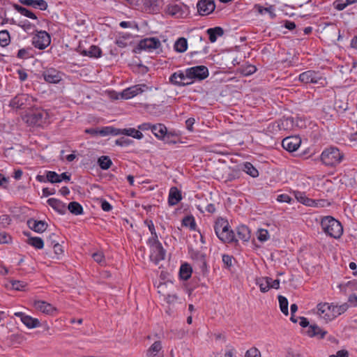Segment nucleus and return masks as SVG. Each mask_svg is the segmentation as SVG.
I'll return each instance as SVG.
<instances>
[{"label":"nucleus","mask_w":357,"mask_h":357,"mask_svg":"<svg viewBox=\"0 0 357 357\" xmlns=\"http://www.w3.org/2000/svg\"><path fill=\"white\" fill-rule=\"evenodd\" d=\"M321 227L327 236L335 239L340 238L343 234L341 222L330 215L322 218Z\"/></svg>","instance_id":"1"},{"label":"nucleus","mask_w":357,"mask_h":357,"mask_svg":"<svg viewBox=\"0 0 357 357\" xmlns=\"http://www.w3.org/2000/svg\"><path fill=\"white\" fill-rule=\"evenodd\" d=\"M215 232L218 238L225 243L237 241L234 231L229 229V225L226 219L218 218L214 225Z\"/></svg>","instance_id":"2"},{"label":"nucleus","mask_w":357,"mask_h":357,"mask_svg":"<svg viewBox=\"0 0 357 357\" xmlns=\"http://www.w3.org/2000/svg\"><path fill=\"white\" fill-rule=\"evenodd\" d=\"M343 159V153L334 146L326 149L321 154V160L326 166H336L339 165Z\"/></svg>","instance_id":"3"},{"label":"nucleus","mask_w":357,"mask_h":357,"mask_svg":"<svg viewBox=\"0 0 357 357\" xmlns=\"http://www.w3.org/2000/svg\"><path fill=\"white\" fill-rule=\"evenodd\" d=\"M48 118L49 114L45 110L36 109L26 114L24 119L30 126H43L47 123Z\"/></svg>","instance_id":"4"},{"label":"nucleus","mask_w":357,"mask_h":357,"mask_svg":"<svg viewBox=\"0 0 357 357\" xmlns=\"http://www.w3.org/2000/svg\"><path fill=\"white\" fill-rule=\"evenodd\" d=\"M299 80L305 84H317L324 86L326 79L319 71L307 70L300 74Z\"/></svg>","instance_id":"5"},{"label":"nucleus","mask_w":357,"mask_h":357,"mask_svg":"<svg viewBox=\"0 0 357 357\" xmlns=\"http://www.w3.org/2000/svg\"><path fill=\"white\" fill-rule=\"evenodd\" d=\"M148 243L151 248L150 258L151 261L158 264L163 260L165 257V250L163 249L162 244L158 240L149 239Z\"/></svg>","instance_id":"6"},{"label":"nucleus","mask_w":357,"mask_h":357,"mask_svg":"<svg viewBox=\"0 0 357 357\" xmlns=\"http://www.w3.org/2000/svg\"><path fill=\"white\" fill-rule=\"evenodd\" d=\"M161 46L160 40L157 38H147L141 40L135 48L134 52L137 54L141 53L142 51L152 52L158 49Z\"/></svg>","instance_id":"7"},{"label":"nucleus","mask_w":357,"mask_h":357,"mask_svg":"<svg viewBox=\"0 0 357 357\" xmlns=\"http://www.w3.org/2000/svg\"><path fill=\"white\" fill-rule=\"evenodd\" d=\"M208 76V68L204 66H197L187 68L188 79L202 80Z\"/></svg>","instance_id":"8"},{"label":"nucleus","mask_w":357,"mask_h":357,"mask_svg":"<svg viewBox=\"0 0 357 357\" xmlns=\"http://www.w3.org/2000/svg\"><path fill=\"white\" fill-rule=\"evenodd\" d=\"M32 44L39 50L46 48L50 44V36L45 31H39L33 38Z\"/></svg>","instance_id":"9"},{"label":"nucleus","mask_w":357,"mask_h":357,"mask_svg":"<svg viewBox=\"0 0 357 357\" xmlns=\"http://www.w3.org/2000/svg\"><path fill=\"white\" fill-rule=\"evenodd\" d=\"M197 11L201 15H208L215 8V0H199L197 5Z\"/></svg>","instance_id":"10"},{"label":"nucleus","mask_w":357,"mask_h":357,"mask_svg":"<svg viewBox=\"0 0 357 357\" xmlns=\"http://www.w3.org/2000/svg\"><path fill=\"white\" fill-rule=\"evenodd\" d=\"M148 89L146 84H137L124 89L121 93V97L124 99L132 98Z\"/></svg>","instance_id":"11"},{"label":"nucleus","mask_w":357,"mask_h":357,"mask_svg":"<svg viewBox=\"0 0 357 357\" xmlns=\"http://www.w3.org/2000/svg\"><path fill=\"white\" fill-rule=\"evenodd\" d=\"M301 144V139L298 136H290L285 137L282 142V147L289 151H296Z\"/></svg>","instance_id":"12"},{"label":"nucleus","mask_w":357,"mask_h":357,"mask_svg":"<svg viewBox=\"0 0 357 357\" xmlns=\"http://www.w3.org/2000/svg\"><path fill=\"white\" fill-rule=\"evenodd\" d=\"M43 76L47 82L58 84L62 80L63 74L54 68H49L43 73Z\"/></svg>","instance_id":"13"},{"label":"nucleus","mask_w":357,"mask_h":357,"mask_svg":"<svg viewBox=\"0 0 357 357\" xmlns=\"http://www.w3.org/2000/svg\"><path fill=\"white\" fill-rule=\"evenodd\" d=\"M187 69L185 73L181 71H178L173 73L169 77V82L176 86H185L192 83V81H188Z\"/></svg>","instance_id":"14"},{"label":"nucleus","mask_w":357,"mask_h":357,"mask_svg":"<svg viewBox=\"0 0 357 357\" xmlns=\"http://www.w3.org/2000/svg\"><path fill=\"white\" fill-rule=\"evenodd\" d=\"M15 316L20 318L22 322L29 328H34L40 326V321L38 319L33 318L22 312H15Z\"/></svg>","instance_id":"15"},{"label":"nucleus","mask_w":357,"mask_h":357,"mask_svg":"<svg viewBox=\"0 0 357 357\" xmlns=\"http://www.w3.org/2000/svg\"><path fill=\"white\" fill-rule=\"evenodd\" d=\"M33 306L37 310L47 314H52L56 311V308L52 305L43 301H34Z\"/></svg>","instance_id":"16"},{"label":"nucleus","mask_w":357,"mask_h":357,"mask_svg":"<svg viewBox=\"0 0 357 357\" xmlns=\"http://www.w3.org/2000/svg\"><path fill=\"white\" fill-rule=\"evenodd\" d=\"M317 313L321 318L326 321H331V305L328 303H319L317 305Z\"/></svg>","instance_id":"17"},{"label":"nucleus","mask_w":357,"mask_h":357,"mask_svg":"<svg viewBox=\"0 0 357 357\" xmlns=\"http://www.w3.org/2000/svg\"><path fill=\"white\" fill-rule=\"evenodd\" d=\"M307 335L310 337H317L318 339H323L326 335L327 331L321 329L316 324H312L309 326L307 331H306Z\"/></svg>","instance_id":"18"},{"label":"nucleus","mask_w":357,"mask_h":357,"mask_svg":"<svg viewBox=\"0 0 357 357\" xmlns=\"http://www.w3.org/2000/svg\"><path fill=\"white\" fill-rule=\"evenodd\" d=\"M47 204L59 213L63 215L66 213L67 208L66 204L61 201L55 199L50 198L47 201Z\"/></svg>","instance_id":"19"},{"label":"nucleus","mask_w":357,"mask_h":357,"mask_svg":"<svg viewBox=\"0 0 357 357\" xmlns=\"http://www.w3.org/2000/svg\"><path fill=\"white\" fill-rule=\"evenodd\" d=\"M182 199L181 192L176 187H172L169 190L168 204L169 206L177 204Z\"/></svg>","instance_id":"20"},{"label":"nucleus","mask_w":357,"mask_h":357,"mask_svg":"<svg viewBox=\"0 0 357 357\" xmlns=\"http://www.w3.org/2000/svg\"><path fill=\"white\" fill-rule=\"evenodd\" d=\"M29 227L38 233H42L46 230L47 225L42 220L30 219L27 221Z\"/></svg>","instance_id":"21"},{"label":"nucleus","mask_w":357,"mask_h":357,"mask_svg":"<svg viewBox=\"0 0 357 357\" xmlns=\"http://www.w3.org/2000/svg\"><path fill=\"white\" fill-rule=\"evenodd\" d=\"M19 2L24 6L38 8L41 10H45L47 8V3L45 0H19Z\"/></svg>","instance_id":"22"},{"label":"nucleus","mask_w":357,"mask_h":357,"mask_svg":"<svg viewBox=\"0 0 357 357\" xmlns=\"http://www.w3.org/2000/svg\"><path fill=\"white\" fill-rule=\"evenodd\" d=\"M294 194L298 202L305 206H313L317 205L316 200L307 197L304 192L300 191H294Z\"/></svg>","instance_id":"23"},{"label":"nucleus","mask_w":357,"mask_h":357,"mask_svg":"<svg viewBox=\"0 0 357 357\" xmlns=\"http://www.w3.org/2000/svg\"><path fill=\"white\" fill-rule=\"evenodd\" d=\"M206 33L208 36L209 40L211 43H215L218 36H222L224 34V30L222 27L216 26L208 29Z\"/></svg>","instance_id":"24"},{"label":"nucleus","mask_w":357,"mask_h":357,"mask_svg":"<svg viewBox=\"0 0 357 357\" xmlns=\"http://www.w3.org/2000/svg\"><path fill=\"white\" fill-rule=\"evenodd\" d=\"M237 237L239 240L247 242L250 238V231L247 226L241 225L237 227Z\"/></svg>","instance_id":"25"},{"label":"nucleus","mask_w":357,"mask_h":357,"mask_svg":"<svg viewBox=\"0 0 357 357\" xmlns=\"http://www.w3.org/2000/svg\"><path fill=\"white\" fill-rule=\"evenodd\" d=\"M271 278L269 277H261L256 279V284L259 287L260 291L263 293L267 292L270 289Z\"/></svg>","instance_id":"26"},{"label":"nucleus","mask_w":357,"mask_h":357,"mask_svg":"<svg viewBox=\"0 0 357 357\" xmlns=\"http://www.w3.org/2000/svg\"><path fill=\"white\" fill-rule=\"evenodd\" d=\"M152 132L158 139H164L167 135V130L165 125L158 123L153 126Z\"/></svg>","instance_id":"27"},{"label":"nucleus","mask_w":357,"mask_h":357,"mask_svg":"<svg viewBox=\"0 0 357 357\" xmlns=\"http://www.w3.org/2000/svg\"><path fill=\"white\" fill-rule=\"evenodd\" d=\"M102 51L96 45H91L88 50H82L81 54L89 57L98 58L101 56Z\"/></svg>","instance_id":"28"},{"label":"nucleus","mask_w":357,"mask_h":357,"mask_svg":"<svg viewBox=\"0 0 357 357\" xmlns=\"http://www.w3.org/2000/svg\"><path fill=\"white\" fill-rule=\"evenodd\" d=\"M119 135L130 136L137 139H140L143 137V134L139 130L135 128L119 129Z\"/></svg>","instance_id":"29"},{"label":"nucleus","mask_w":357,"mask_h":357,"mask_svg":"<svg viewBox=\"0 0 357 357\" xmlns=\"http://www.w3.org/2000/svg\"><path fill=\"white\" fill-rule=\"evenodd\" d=\"M13 7L15 10L19 12L21 15L27 17L29 18L33 19V20H37L36 15L31 10L26 9L24 7H22L18 4L14 3Z\"/></svg>","instance_id":"30"},{"label":"nucleus","mask_w":357,"mask_h":357,"mask_svg":"<svg viewBox=\"0 0 357 357\" xmlns=\"http://www.w3.org/2000/svg\"><path fill=\"white\" fill-rule=\"evenodd\" d=\"M192 272V268L189 264H183V265H181V266L180 268V271H179L180 278L182 280H187L191 277Z\"/></svg>","instance_id":"31"},{"label":"nucleus","mask_w":357,"mask_h":357,"mask_svg":"<svg viewBox=\"0 0 357 357\" xmlns=\"http://www.w3.org/2000/svg\"><path fill=\"white\" fill-rule=\"evenodd\" d=\"M188 48V41L185 38H179L174 43V50L177 52L183 53Z\"/></svg>","instance_id":"32"},{"label":"nucleus","mask_w":357,"mask_h":357,"mask_svg":"<svg viewBox=\"0 0 357 357\" xmlns=\"http://www.w3.org/2000/svg\"><path fill=\"white\" fill-rule=\"evenodd\" d=\"M71 213L78 215L83 213V208L82 205L77 202H70L68 207H66Z\"/></svg>","instance_id":"33"},{"label":"nucleus","mask_w":357,"mask_h":357,"mask_svg":"<svg viewBox=\"0 0 357 357\" xmlns=\"http://www.w3.org/2000/svg\"><path fill=\"white\" fill-rule=\"evenodd\" d=\"M243 170L253 178L259 176L258 170L250 162H245L243 164Z\"/></svg>","instance_id":"34"},{"label":"nucleus","mask_w":357,"mask_h":357,"mask_svg":"<svg viewBox=\"0 0 357 357\" xmlns=\"http://www.w3.org/2000/svg\"><path fill=\"white\" fill-rule=\"evenodd\" d=\"M98 135H101V136H107L109 135H119V129L114 128L111 126L104 127L101 129H98Z\"/></svg>","instance_id":"35"},{"label":"nucleus","mask_w":357,"mask_h":357,"mask_svg":"<svg viewBox=\"0 0 357 357\" xmlns=\"http://www.w3.org/2000/svg\"><path fill=\"white\" fill-rule=\"evenodd\" d=\"M161 342L160 341H156L147 350L146 355L149 357L155 356L157 353L161 350Z\"/></svg>","instance_id":"36"},{"label":"nucleus","mask_w":357,"mask_h":357,"mask_svg":"<svg viewBox=\"0 0 357 357\" xmlns=\"http://www.w3.org/2000/svg\"><path fill=\"white\" fill-rule=\"evenodd\" d=\"M27 243L36 249H42L44 246V242L40 237H29Z\"/></svg>","instance_id":"37"},{"label":"nucleus","mask_w":357,"mask_h":357,"mask_svg":"<svg viewBox=\"0 0 357 357\" xmlns=\"http://www.w3.org/2000/svg\"><path fill=\"white\" fill-rule=\"evenodd\" d=\"M257 70V68L253 65H246L245 66H241L238 68V71L244 76H248L255 73Z\"/></svg>","instance_id":"38"},{"label":"nucleus","mask_w":357,"mask_h":357,"mask_svg":"<svg viewBox=\"0 0 357 357\" xmlns=\"http://www.w3.org/2000/svg\"><path fill=\"white\" fill-rule=\"evenodd\" d=\"M98 162L99 166L102 169H108L112 165L111 159L108 156H101L98 158Z\"/></svg>","instance_id":"39"},{"label":"nucleus","mask_w":357,"mask_h":357,"mask_svg":"<svg viewBox=\"0 0 357 357\" xmlns=\"http://www.w3.org/2000/svg\"><path fill=\"white\" fill-rule=\"evenodd\" d=\"M182 225L189 227L191 230H195L196 223L194 217L192 215L185 216L182 220Z\"/></svg>","instance_id":"40"},{"label":"nucleus","mask_w":357,"mask_h":357,"mask_svg":"<svg viewBox=\"0 0 357 357\" xmlns=\"http://www.w3.org/2000/svg\"><path fill=\"white\" fill-rule=\"evenodd\" d=\"M10 40V33L7 30L0 31V45L1 47L7 46Z\"/></svg>","instance_id":"41"},{"label":"nucleus","mask_w":357,"mask_h":357,"mask_svg":"<svg viewBox=\"0 0 357 357\" xmlns=\"http://www.w3.org/2000/svg\"><path fill=\"white\" fill-rule=\"evenodd\" d=\"M278 301L280 303V308L283 314L285 315H287L288 312V301L287 299L282 296H278Z\"/></svg>","instance_id":"42"},{"label":"nucleus","mask_w":357,"mask_h":357,"mask_svg":"<svg viewBox=\"0 0 357 357\" xmlns=\"http://www.w3.org/2000/svg\"><path fill=\"white\" fill-rule=\"evenodd\" d=\"M255 8H257V11L260 13V14H264V13H269L271 18H273L275 17V14L274 13V8L273 6H269V7H266V8H264L263 6H259V5H256L255 6Z\"/></svg>","instance_id":"43"},{"label":"nucleus","mask_w":357,"mask_h":357,"mask_svg":"<svg viewBox=\"0 0 357 357\" xmlns=\"http://www.w3.org/2000/svg\"><path fill=\"white\" fill-rule=\"evenodd\" d=\"M46 178L47 181L52 183L61 182V179L59 178V174H58L55 172H47Z\"/></svg>","instance_id":"44"},{"label":"nucleus","mask_w":357,"mask_h":357,"mask_svg":"<svg viewBox=\"0 0 357 357\" xmlns=\"http://www.w3.org/2000/svg\"><path fill=\"white\" fill-rule=\"evenodd\" d=\"M11 344H22L26 338L21 334H13L10 337Z\"/></svg>","instance_id":"45"},{"label":"nucleus","mask_w":357,"mask_h":357,"mask_svg":"<svg viewBox=\"0 0 357 357\" xmlns=\"http://www.w3.org/2000/svg\"><path fill=\"white\" fill-rule=\"evenodd\" d=\"M26 287V283L20 280H13L11 281V287L12 289L17 291H23Z\"/></svg>","instance_id":"46"},{"label":"nucleus","mask_w":357,"mask_h":357,"mask_svg":"<svg viewBox=\"0 0 357 357\" xmlns=\"http://www.w3.org/2000/svg\"><path fill=\"white\" fill-rule=\"evenodd\" d=\"M257 238L261 242L266 241L269 238L268 230L265 229H259L257 231Z\"/></svg>","instance_id":"47"},{"label":"nucleus","mask_w":357,"mask_h":357,"mask_svg":"<svg viewBox=\"0 0 357 357\" xmlns=\"http://www.w3.org/2000/svg\"><path fill=\"white\" fill-rule=\"evenodd\" d=\"M144 224L147 225V227H149V229L151 235L153 236L152 238H150L149 239L158 240V235H157V233L155 231V227H154L153 221L152 220H146L144 221Z\"/></svg>","instance_id":"48"},{"label":"nucleus","mask_w":357,"mask_h":357,"mask_svg":"<svg viewBox=\"0 0 357 357\" xmlns=\"http://www.w3.org/2000/svg\"><path fill=\"white\" fill-rule=\"evenodd\" d=\"M181 11V7L177 4L169 5L167 7V13L171 15H175Z\"/></svg>","instance_id":"49"},{"label":"nucleus","mask_w":357,"mask_h":357,"mask_svg":"<svg viewBox=\"0 0 357 357\" xmlns=\"http://www.w3.org/2000/svg\"><path fill=\"white\" fill-rule=\"evenodd\" d=\"M245 357H261V352L257 348L252 347L245 352Z\"/></svg>","instance_id":"50"},{"label":"nucleus","mask_w":357,"mask_h":357,"mask_svg":"<svg viewBox=\"0 0 357 357\" xmlns=\"http://www.w3.org/2000/svg\"><path fill=\"white\" fill-rule=\"evenodd\" d=\"M92 257L95 261L102 265L105 264V256L102 252H97L92 255Z\"/></svg>","instance_id":"51"},{"label":"nucleus","mask_w":357,"mask_h":357,"mask_svg":"<svg viewBox=\"0 0 357 357\" xmlns=\"http://www.w3.org/2000/svg\"><path fill=\"white\" fill-rule=\"evenodd\" d=\"M28 98V96L26 94H22L18 96H16L14 100H13V104H17L19 106H22L24 102L23 100H26Z\"/></svg>","instance_id":"52"},{"label":"nucleus","mask_w":357,"mask_h":357,"mask_svg":"<svg viewBox=\"0 0 357 357\" xmlns=\"http://www.w3.org/2000/svg\"><path fill=\"white\" fill-rule=\"evenodd\" d=\"M333 6L337 10H342L347 6V4H346V2H342L340 0H336L334 1Z\"/></svg>","instance_id":"53"},{"label":"nucleus","mask_w":357,"mask_h":357,"mask_svg":"<svg viewBox=\"0 0 357 357\" xmlns=\"http://www.w3.org/2000/svg\"><path fill=\"white\" fill-rule=\"evenodd\" d=\"M10 222L11 219L8 215H0V225H2L3 227L10 225Z\"/></svg>","instance_id":"54"},{"label":"nucleus","mask_w":357,"mask_h":357,"mask_svg":"<svg viewBox=\"0 0 357 357\" xmlns=\"http://www.w3.org/2000/svg\"><path fill=\"white\" fill-rule=\"evenodd\" d=\"M101 208L106 212L110 211L112 209V205L105 199H100Z\"/></svg>","instance_id":"55"},{"label":"nucleus","mask_w":357,"mask_h":357,"mask_svg":"<svg viewBox=\"0 0 357 357\" xmlns=\"http://www.w3.org/2000/svg\"><path fill=\"white\" fill-rule=\"evenodd\" d=\"M291 199H292L290 197V196L286 194L280 195L277 197V200L279 202L291 203Z\"/></svg>","instance_id":"56"},{"label":"nucleus","mask_w":357,"mask_h":357,"mask_svg":"<svg viewBox=\"0 0 357 357\" xmlns=\"http://www.w3.org/2000/svg\"><path fill=\"white\" fill-rule=\"evenodd\" d=\"M165 300L167 303H174L178 300V296L176 294H167L165 297Z\"/></svg>","instance_id":"57"},{"label":"nucleus","mask_w":357,"mask_h":357,"mask_svg":"<svg viewBox=\"0 0 357 357\" xmlns=\"http://www.w3.org/2000/svg\"><path fill=\"white\" fill-rule=\"evenodd\" d=\"M17 57L19 59H26L29 57V51L26 49H20L17 52Z\"/></svg>","instance_id":"58"},{"label":"nucleus","mask_w":357,"mask_h":357,"mask_svg":"<svg viewBox=\"0 0 357 357\" xmlns=\"http://www.w3.org/2000/svg\"><path fill=\"white\" fill-rule=\"evenodd\" d=\"M51 246L53 248L54 253L59 255L63 253L62 246L59 243H51Z\"/></svg>","instance_id":"59"},{"label":"nucleus","mask_w":357,"mask_h":357,"mask_svg":"<svg viewBox=\"0 0 357 357\" xmlns=\"http://www.w3.org/2000/svg\"><path fill=\"white\" fill-rule=\"evenodd\" d=\"M329 357H349V353L347 350H340L335 354L330 355Z\"/></svg>","instance_id":"60"},{"label":"nucleus","mask_w":357,"mask_h":357,"mask_svg":"<svg viewBox=\"0 0 357 357\" xmlns=\"http://www.w3.org/2000/svg\"><path fill=\"white\" fill-rule=\"evenodd\" d=\"M10 240V236L5 232L0 233V243H8Z\"/></svg>","instance_id":"61"},{"label":"nucleus","mask_w":357,"mask_h":357,"mask_svg":"<svg viewBox=\"0 0 357 357\" xmlns=\"http://www.w3.org/2000/svg\"><path fill=\"white\" fill-rule=\"evenodd\" d=\"M330 315L331 317V320H333V319H335V317H337V316L340 315L337 305H331V314H330Z\"/></svg>","instance_id":"62"},{"label":"nucleus","mask_w":357,"mask_h":357,"mask_svg":"<svg viewBox=\"0 0 357 357\" xmlns=\"http://www.w3.org/2000/svg\"><path fill=\"white\" fill-rule=\"evenodd\" d=\"M115 143L116 145L119 146H127L130 144V140L122 137L116 139Z\"/></svg>","instance_id":"63"},{"label":"nucleus","mask_w":357,"mask_h":357,"mask_svg":"<svg viewBox=\"0 0 357 357\" xmlns=\"http://www.w3.org/2000/svg\"><path fill=\"white\" fill-rule=\"evenodd\" d=\"M195 119L193 118H189L188 119L186 120L185 121V126H186V128L188 130L190 131H192L193 130V125L195 123Z\"/></svg>","instance_id":"64"}]
</instances>
